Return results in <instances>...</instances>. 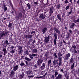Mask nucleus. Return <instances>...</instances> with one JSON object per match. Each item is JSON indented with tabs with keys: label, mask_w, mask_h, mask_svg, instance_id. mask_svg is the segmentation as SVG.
I'll list each match as a JSON object with an SVG mask.
<instances>
[{
	"label": "nucleus",
	"mask_w": 79,
	"mask_h": 79,
	"mask_svg": "<svg viewBox=\"0 0 79 79\" xmlns=\"http://www.w3.org/2000/svg\"><path fill=\"white\" fill-rule=\"evenodd\" d=\"M23 14L22 13H19L16 14V19L17 20H19V19H21L22 18V16Z\"/></svg>",
	"instance_id": "obj_1"
},
{
	"label": "nucleus",
	"mask_w": 79,
	"mask_h": 79,
	"mask_svg": "<svg viewBox=\"0 0 79 79\" xmlns=\"http://www.w3.org/2000/svg\"><path fill=\"white\" fill-rule=\"evenodd\" d=\"M54 40L53 42L54 44V45H56V40L57 39V34H56V33H55L54 34Z\"/></svg>",
	"instance_id": "obj_2"
},
{
	"label": "nucleus",
	"mask_w": 79,
	"mask_h": 79,
	"mask_svg": "<svg viewBox=\"0 0 79 79\" xmlns=\"http://www.w3.org/2000/svg\"><path fill=\"white\" fill-rule=\"evenodd\" d=\"M10 44V43H8V40H5L3 44V47H6L7 45H9Z\"/></svg>",
	"instance_id": "obj_3"
},
{
	"label": "nucleus",
	"mask_w": 79,
	"mask_h": 79,
	"mask_svg": "<svg viewBox=\"0 0 79 79\" xmlns=\"http://www.w3.org/2000/svg\"><path fill=\"white\" fill-rule=\"evenodd\" d=\"M71 56V54L70 53H69L66 54L65 56V60L67 61L69 59V58H70Z\"/></svg>",
	"instance_id": "obj_4"
},
{
	"label": "nucleus",
	"mask_w": 79,
	"mask_h": 79,
	"mask_svg": "<svg viewBox=\"0 0 79 79\" xmlns=\"http://www.w3.org/2000/svg\"><path fill=\"white\" fill-rule=\"evenodd\" d=\"M45 39L44 40V42L45 43H48L50 40V35H48L47 37H45Z\"/></svg>",
	"instance_id": "obj_5"
},
{
	"label": "nucleus",
	"mask_w": 79,
	"mask_h": 79,
	"mask_svg": "<svg viewBox=\"0 0 79 79\" xmlns=\"http://www.w3.org/2000/svg\"><path fill=\"white\" fill-rule=\"evenodd\" d=\"M53 10H54V8H53V7H51L49 9V13L50 14V16H51V15H52V14L53 13Z\"/></svg>",
	"instance_id": "obj_6"
},
{
	"label": "nucleus",
	"mask_w": 79,
	"mask_h": 79,
	"mask_svg": "<svg viewBox=\"0 0 79 79\" xmlns=\"http://www.w3.org/2000/svg\"><path fill=\"white\" fill-rule=\"evenodd\" d=\"M6 36L5 32L3 31L0 33V39H2V37Z\"/></svg>",
	"instance_id": "obj_7"
},
{
	"label": "nucleus",
	"mask_w": 79,
	"mask_h": 79,
	"mask_svg": "<svg viewBox=\"0 0 79 79\" xmlns=\"http://www.w3.org/2000/svg\"><path fill=\"white\" fill-rule=\"evenodd\" d=\"M45 16H46V15L45 14L44 15V14L42 13L40 15L39 17L40 19H44L45 18Z\"/></svg>",
	"instance_id": "obj_8"
},
{
	"label": "nucleus",
	"mask_w": 79,
	"mask_h": 79,
	"mask_svg": "<svg viewBox=\"0 0 79 79\" xmlns=\"http://www.w3.org/2000/svg\"><path fill=\"white\" fill-rule=\"evenodd\" d=\"M57 18L59 19L60 22H62V19H61V14L60 13L57 15Z\"/></svg>",
	"instance_id": "obj_9"
},
{
	"label": "nucleus",
	"mask_w": 79,
	"mask_h": 79,
	"mask_svg": "<svg viewBox=\"0 0 79 79\" xmlns=\"http://www.w3.org/2000/svg\"><path fill=\"white\" fill-rule=\"evenodd\" d=\"M63 75L61 74H59L58 76L56 77L55 79H62Z\"/></svg>",
	"instance_id": "obj_10"
},
{
	"label": "nucleus",
	"mask_w": 79,
	"mask_h": 79,
	"mask_svg": "<svg viewBox=\"0 0 79 79\" xmlns=\"http://www.w3.org/2000/svg\"><path fill=\"white\" fill-rule=\"evenodd\" d=\"M18 68H19V67L17 66V65L15 66H14L13 70L14 72L16 71V70H18Z\"/></svg>",
	"instance_id": "obj_11"
},
{
	"label": "nucleus",
	"mask_w": 79,
	"mask_h": 79,
	"mask_svg": "<svg viewBox=\"0 0 79 79\" xmlns=\"http://www.w3.org/2000/svg\"><path fill=\"white\" fill-rule=\"evenodd\" d=\"M42 31L43 34H45L47 31V28L46 27H44L42 29Z\"/></svg>",
	"instance_id": "obj_12"
},
{
	"label": "nucleus",
	"mask_w": 79,
	"mask_h": 79,
	"mask_svg": "<svg viewBox=\"0 0 79 79\" xmlns=\"http://www.w3.org/2000/svg\"><path fill=\"white\" fill-rule=\"evenodd\" d=\"M42 62H43V60L41 59H39L37 61L38 65H40V64H41Z\"/></svg>",
	"instance_id": "obj_13"
},
{
	"label": "nucleus",
	"mask_w": 79,
	"mask_h": 79,
	"mask_svg": "<svg viewBox=\"0 0 79 79\" xmlns=\"http://www.w3.org/2000/svg\"><path fill=\"white\" fill-rule=\"evenodd\" d=\"M45 64L43 63L41 67V70H44V69L45 68Z\"/></svg>",
	"instance_id": "obj_14"
},
{
	"label": "nucleus",
	"mask_w": 79,
	"mask_h": 79,
	"mask_svg": "<svg viewBox=\"0 0 79 79\" xmlns=\"http://www.w3.org/2000/svg\"><path fill=\"white\" fill-rule=\"evenodd\" d=\"M75 26V23H71L70 26V29H73V27Z\"/></svg>",
	"instance_id": "obj_15"
},
{
	"label": "nucleus",
	"mask_w": 79,
	"mask_h": 79,
	"mask_svg": "<svg viewBox=\"0 0 79 79\" xmlns=\"http://www.w3.org/2000/svg\"><path fill=\"white\" fill-rule=\"evenodd\" d=\"M2 51L4 52V55H5L7 53V51H6V48H4L2 49Z\"/></svg>",
	"instance_id": "obj_16"
},
{
	"label": "nucleus",
	"mask_w": 79,
	"mask_h": 79,
	"mask_svg": "<svg viewBox=\"0 0 79 79\" xmlns=\"http://www.w3.org/2000/svg\"><path fill=\"white\" fill-rule=\"evenodd\" d=\"M14 72H15V71H14V70H13L11 72V73L10 74V77H13V75L15 74V73Z\"/></svg>",
	"instance_id": "obj_17"
},
{
	"label": "nucleus",
	"mask_w": 79,
	"mask_h": 79,
	"mask_svg": "<svg viewBox=\"0 0 79 79\" xmlns=\"http://www.w3.org/2000/svg\"><path fill=\"white\" fill-rule=\"evenodd\" d=\"M25 60H26L27 61H29H29H31L32 60L31 59L27 58V56H25Z\"/></svg>",
	"instance_id": "obj_18"
},
{
	"label": "nucleus",
	"mask_w": 79,
	"mask_h": 79,
	"mask_svg": "<svg viewBox=\"0 0 79 79\" xmlns=\"http://www.w3.org/2000/svg\"><path fill=\"white\" fill-rule=\"evenodd\" d=\"M72 63V64H71V66L70 67V68L71 69H74V65H75V63Z\"/></svg>",
	"instance_id": "obj_19"
},
{
	"label": "nucleus",
	"mask_w": 79,
	"mask_h": 79,
	"mask_svg": "<svg viewBox=\"0 0 79 79\" xmlns=\"http://www.w3.org/2000/svg\"><path fill=\"white\" fill-rule=\"evenodd\" d=\"M27 7H28V9L29 10H30V9L31 8V4H30V3H28L27 4Z\"/></svg>",
	"instance_id": "obj_20"
},
{
	"label": "nucleus",
	"mask_w": 79,
	"mask_h": 79,
	"mask_svg": "<svg viewBox=\"0 0 79 79\" xmlns=\"http://www.w3.org/2000/svg\"><path fill=\"white\" fill-rule=\"evenodd\" d=\"M53 64H58V60H54L53 61Z\"/></svg>",
	"instance_id": "obj_21"
},
{
	"label": "nucleus",
	"mask_w": 79,
	"mask_h": 79,
	"mask_svg": "<svg viewBox=\"0 0 79 79\" xmlns=\"http://www.w3.org/2000/svg\"><path fill=\"white\" fill-rule=\"evenodd\" d=\"M69 61L71 64H72V63H74V58H73V57H72L71 58L70 60H69Z\"/></svg>",
	"instance_id": "obj_22"
},
{
	"label": "nucleus",
	"mask_w": 79,
	"mask_h": 79,
	"mask_svg": "<svg viewBox=\"0 0 79 79\" xmlns=\"http://www.w3.org/2000/svg\"><path fill=\"white\" fill-rule=\"evenodd\" d=\"M60 7H61L60 4H57L56 5V8L57 9L59 10Z\"/></svg>",
	"instance_id": "obj_23"
},
{
	"label": "nucleus",
	"mask_w": 79,
	"mask_h": 79,
	"mask_svg": "<svg viewBox=\"0 0 79 79\" xmlns=\"http://www.w3.org/2000/svg\"><path fill=\"white\" fill-rule=\"evenodd\" d=\"M23 76H24V73L20 74L19 77L20 79H21L22 78H23Z\"/></svg>",
	"instance_id": "obj_24"
},
{
	"label": "nucleus",
	"mask_w": 79,
	"mask_h": 79,
	"mask_svg": "<svg viewBox=\"0 0 79 79\" xmlns=\"http://www.w3.org/2000/svg\"><path fill=\"white\" fill-rule=\"evenodd\" d=\"M3 6L4 9V11H6L7 10V7H6V5L5 4L4 5H3Z\"/></svg>",
	"instance_id": "obj_25"
},
{
	"label": "nucleus",
	"mask_w": 79,
	"mask_h": 79,
	"mask_svg": "<svg viewBox=\"0 0 79 79\" xmlns=\"http://www.w3.org/2000/svg\"><path fill=\"white\" fill-rule=\"evenodd\" d=\"M12 26V23H10L8 25V27H9V28H11V27Z\"/></svg>",
	"instance_id": "obj_26"
},
{
	"label": "nucleus",
	"mask_w": 79,
	"mask_h": 79,
	"mask_svg": "<svg viewBox=\"0 0 79 79\" xmlns=\"http://www.w3.org/2000/svg\"><path fill=\"white\" fill-rule=\"evenodd\" d=\"M20 65L21 66H26V65H25V64H24V63H21L20 64Z\"/></svg>",
	"instance_id": "obj_27"
},
{
	"label": "nucleus",
	"mask_w": 79,
	"mask_h": 79,
	"mask_svg": "<svg viewBox=\"0 0 79 79\" xmlns=\"http://www.w3.org/2000/svg\"><path fill=\"white\" fill-rule=\"evenodd\" d=\"M70 8V6L69 5H68L66 7L65 9L66 10H68V9H69Z\"/></svg>",
	"instance_id": "obj_28"
},
{
	"label": "nucleus",
	"mask_w": 79,
	"mask_h": 79,
	"mask_svg": "<svg viewBox=\"0 0 79 79\" xmlns=\"http://www.w3.org/2000/svg\"><path fill=\"white\" fill-rule=\"evenodd\" d=\"M33 52H34V53H37L38 52L37 49H34L33 50Z\"/></svg>",
	"instance_id": "obj_29"
},
{
	"label": "nucleus",
	"mask_w": 79,
	"mask_h": 79,
	"mask_svg": "<svg viewBox=\"0 0 79 79\" xmlns=\"http://www.w3.org/2000/svg\"><path fill=\"white\" fill-rule=\"evenodd\" d=\"M26 74H27V75H28V74H31V71L29 70V71H26Z\"/></svg>",
	"instance_id": "obj_30"
},
{
	"label": "nucleus",
	"mask_w": 79,
	"mask_h": 79,
	"mask_svg": "<svg viewBox=\"0 0 79 79\" xmlns=\"http://www.w3.org/2000/svg\"><path fill=\"white\" fill-rule=\"evenodd\" d=\"M29 55L31 59H33V56H32L31 54H29Z\"/></svg>",
	"instance_id": "obj_31"
},
{
	"label": "nucleus",
	"mask_w": 79,
	"mask_h": 79,
	"mask_svg": "<svg viewBox=\"0 0 79 79\" xmlns=\"http://www.w3.org/2000/svg\"><path fill=\"white\" fill-rule=\"evenodd\" d=\"M58 56L60 57V56H62V54L60 52H59L58 54Z\"/></svg>",
	"instance_id": "obj_32"
},
{
	"label": "nucleus",
	"mask_w": 79,
	"mask_h": 79,
	"mask_svg": "<svg viewBox=\"0 0 79 79\" xmlns=\"http://www.w3.org/2000/svg\"><path fill=\"white\" fill-rule=\"evenodd\" d=\"M54 55L55 58H58V56H57V55H56V52L54 53L53 54Z\"/></svg>",
	"instance_id": "obj_33"
},
{
	"label": "nucleus",
	"mask_w": 79,
	"mask_h": 79,
	"mask_svg": "<svg viewBox=\"0 0 79 79\" xmlns=\"http://www.w3.org/2000/svg\"><path fill=\"white\" fill-rule=\"evenodd\" d=\"M59 60V61H62V57H59L58 58Z\"/></svg>",
	"instance_id": "obj_34"
},
{
	"label": "nucleus",
	"mask_w": 79,
	"mask_h": 79,
	"mask_svg": "<svg viewBox=\"0 0 79 79\" xmlns=\"http://www.w3.org/2000/svg\"><path fill=\"white\" fill-rule=\"evenodd\" d=\"M73 13V10H72V9L71 10V11H70L69 12V13H68V14H68V16H69V15L70 14H71V13Z\"/></svg>",
	"instance_id": "obj_35"
},
{
	"label": "nucleus",
	"mask_w": 79,
	"mask_h": 79,
	"mask_svg": "<svg viewBox=\"0 0 79 79\" xmlns=\"http://www.w3.org/2000/svg\"><path fill=\"white\" fill-rule=\"evenodd\" d=\"M18 50H22V49H23V47L21 46H19L18 47Z\"/></svg>",
	"instance_id": "obj_36"
},
{
	"label": "nucleus",
	"mask_w": 79,
	"mask_h": 79,
	"mask_svg": "<svg viewBox=\"0 0 79 79\" xmlns=\"http://www.w3.org/2000/svg\"><path fill=\"white\" fill-rule=\"evenodd\" d=\"M9 42H13V39L11 38H9Z\"/></svg>",
	"instance_id": "obj_37"
},
{
	"label": "nucleus",
	"mask_w": 79,
	"mask_h": 79,
	"mask_svg": "<svg viewBox=\"0 0 79 79\" xmlns=\"http://www.w3.org/2000/svg\"><path fill=\"white\" fill-rule=\"evenodd\" d=\"M55 77L54 74H52V75L51 76V78L52 79H54Z\"/></svg>",
	"instance_id": "obj_38"
},
{
	"label": "nucleus",
	"mask_w": 79,
	"mask_h": 79,
	"mask_svg": "<svg viewBox=\"0 0 79 79\" xmlns=\"http://www.w3.org/2000/svg\"><path fill=\"white\" fill-rule=\"evenodd\" d=\"M32 56H37V55L36 54L32 53Z\"/></svg>",
	"instance_id": "obj_39"
},
{
	"label": "nucleus",
	"mask_w": 79,
	"mask_h": 79,
	"mask_svg": "<svg viewBox=\"0 0 79 79\" xmlns=\"http://www.w3.org/2000/svg\"><path fill=\"white\" fill-rule=\"evenodd\" d=\"M51 63H52V60H49L48 61V66H49V64H51Z\"/></svg>",
	"instance_id": "obj_40"
},
{
	"label": "nucleus",
	"mask_w": 79,
	"mask_h": 79,
	"mask_svg": "<svg viewBox=\"0 0 79 79\" xmlns=\"http://www.w3.org/2000/svg\"><path fill=\"white\" fill-rule=\"evenodd\" d=\"M40 10H36V13H37V15H38V14H39V13H40Z\"/></svg>",
	"instance_id": "obj_41"
},
{
	"label": "nucleus",
	"mask_w": 79,
	"mask_h": 79,
	"mask_svg": "<svg viewBox=\"0 0 79 79\" xmlns=\"http://www.w3.org/2000/svg\"><path fill=\"white\" fill-rule=\"evenodd\" d=\"M23 52V50L22 49L20 50V51H19V54H21V53H22V52Z\"/></svg>",
	"instance_id": "obj_42"
},
{
	"label": "nucleus",
	"mask_w": 79,
	"mask_h": 79,
	"mask_svg": "<svg viewBox=\"0 0 79 79\" xmlns=\"http://www.w3.org/2000/svg\"><path fill=\"white\" fill-rule=\"evenodd\" d=\"M71 36V35H70V34H69L68 35L66 36V38H67V39H68L69 37H70V36Z\"/></svg>",
	"instance_id": "obj_43"
},
{
	"label": "nucleus",
	"mask_w": 79,
	"mask_h": 79,
	"mask_svg": "<svg viewBox=\"0 0 79 79\" xmlns=\"http://www.w3.org/2000/svg\"><path fill=\"white\" fill-rule=\"evenodd\" d=\"M65 77H66V79H67L68 78V79H69V77L68 76V74H65Z\"/></svg>",
	"instance_id": "obj_44"
},
{
	"label": "nucleus",
	"mask_w": 79,
	"mask_h": 79,
	"mask_svg": "<svg viewBox=\"0 0 79 79\" xmlns=\"http://www.w3.org/2000/svg\"><path fill=\"white\" fill-rule=\"evenodd\" d=\"M70 34H72V33H73V31L71 30V29H69V31Z\"/></svg>",
	"instance_id": "obj_45"
},
{
	"label": "nucleus",
	"mask_w": 79,
	"mask_h": 79,
	"mask_svg": "<svg viewBox=\"0 0 79 79\" xmlns=\"http://www.w3.org/2000/svg\"><path fill=\"white\" fill-rule=\"evenodd\" d=\"M9 33V31H6V32H5V34L6 35H7V34H8V33Z\"/></svg>",
	"instance_id": "obj_46"
},
{
	"label": "nucleus",
	"mask_w": 79,
	"mask_h": 79,
	"mask_svg": "<svg viewBox=\"0 0 79 79\" xmlns=\"http://www.w3.org/2000/svg\"><path fill=\"white\" fill-rule=\"evenodd\" d=\"M32 35H29L28 38H32Z\"/></svg>",
	"instance_id": "obj_47"
},
{
	"label": "nucleus",
	"mask_w": 79,
	"mask_h": 79,
	"mask_svg": "<svg viewBox=\"0 0 79 79\" xmlns=\"http://www.w3.org/2000/svg\"><path fill=\"white\" fill-rule=\"evenodd\" d=\"M29 51L28 50H27L26 51L25 54L26 55H29V53H28Z\"/></svg>",
	"instance_id": "obj_48"
},
{
	"label": "nucleus",
	"mask_w": 79,
	"mask_h": 79,
	"mask_svg": "<svg viewBox=\"0 0 79 79\" xmlns=\"http://www.w3.org/2000/svg\"><path fill=\"white\" fill-rule=\"evenodd\" d=\"M61 63H62V62H61V61H59V62L58 63V65H59V66H61Z\"/></svg>",
	"instance_id": "obj_49"
},
{
	"label": "nucleus",
	"mask_w": 79,
	"mask_h": 79,
	"mask_svg": "<svg viewBox=\"0 0 79 79\" xmlns=\"http://www.w3.org/2000/svg\"><path fill=\"white\" fill-rule=\"evenodd\" d=\"M63 42L64 43V44H69V42L66 43V42H65V41H64V40H63Z\"/></svg>",
	"instance_id": "obj_50"
},
{
	"label": "nucleus",
	"mask_w": 79,
	"mask_h": 79,
	"mask_svg": "<svg viewBox=\"0 0 79 79\" xmlns=\"http://www.w3.org/2000/svg\"><path fill=\"white\" fill-rule=\"evenodd\" d=\"M72 48H74L73 50H75L76 49V46H73Z\"/></svg>",
	"instance_id": "obj_51"
},
{
	"label": "nucleus",
	"mask_w": 79,
	"mask_h": 79,
	"mask_svg": "<svg viewBox=\"0 0 79 79\" xmlns=\"http://www.w3.org/2000/svg\"><path fill=\"white\" fill-rule=\"evenodd\" d=\"M76 49H73V52L75 53H77V51L76 50Z\"/></svg>",
	"instance_id": "obj_52"
},
{
	"label": "nucleus",
	"mask_w": 79,
	"mask_h": 79,
	"mask_svg": "<svg viewBox=\"0 0 79 79\" xmlns=\"http://www.w3.org/2000/svg\"><path fill=\"white\" fill-rule=\"evenodd\" d=\"M56 33H57L59 34H60V31L58 30L56 31Z\"/></svg>",
	"instance_id": "obj_53"
},
{
	"label": "nucleus",
	"mask_w": 79,
	"mask_h": 79,
	"mask_svg": "<svg viewBox=\"0 0 79 79\" xmlns=\"http://www.w3.org/2000/svg\"><path fill=\"white\" fill-rule=\"evenodd\" d=\"M49 3H48V1H47V3L45 4L44 5H45V6H46L47 5H49Z\"/></svg>",
	"instance_id": "obj_54"
},
{
	"label": "nucleus",
	"mask_w": 79,
	"mask_h": 79,
	"mask_svg": "<svg viewBox=\"0 0 79 79\" xmlns=\"http://www.w3.org/2000/svg\"><path fill=\"white\" fill-rule=\"evenodd\" d=\"M10 52L12 53H14L15 52V51L14 50H12V51H10Z\"/></svg>",
	"instance_id": "obj_55"
},
{
	"label": "nucleus",
	"mask_w": 79,
	"mask_h": 79,
	"mask_svg": "<svg viewBox=\"0 0 79 79\" xmlns=\"http://www.w3.org/2000/svg\"><path fill=\"white\" fill-rule=\"evenodd\" d=\"M55 74H56V75H58V71H55Z\"/></svg>",
	"instance_id": "obj_56"
},
{
	"label": "nucleus",
	"mask_w": 79,
	"mask_h": 79,
	"mask_svg": "<svg viewBox=\"0 0 79 79\" xmlns=\"http://www.w3.org/2000/svg\"><path fill=\"white\" fill-rule=\"evenodd\" d=\"M25 63H26V64L27 65H28V64H29V62H28V61H25Z\"/></svg>",
	"instance_id": "obj_57"
},
{
	"label": "nucleus",
	"mask_w": 79,
	"mask_h": 79,
	"mask_svg": "<svg viewBox=\"0 0 79 79\" xmlns=\"http://www.w3.org/2000/svg\"><path fill=\"white\" fill-rule=\"evenodd\" d=\"M47 1H48V0H47ZM44 0H41V1L40 2V3H42L43 4H44Z\"/></svg>",
	"instance_id": "obj_58"
},
{
	"label": "nucleus",
	"mask_w": 79,
	"mask_h": 79,
	"mask_svg": "<svg viewBox=\"0 0 79 79\" xmlns=\"http://www.w3.org/2000/svg\"><path fill=\"white\" fill-rule=\"evenodd\" d=\"M10 6H11V7L13 8V4L11 3V2H10Z\"/></svg>",
	"instance_id": "obj_59"
},
{
	"label": "nucleus",
	"mask_w": 79,
	"mask_h": 79,
	"mask_svg": "<svg viewBox=\"0 0 79 79\" xmlns=\"http://www.w3.org/2000/svg\"><path fill=\"white\" fill-rule=\"evenodd\" d=\"M54 29L55 31L56 32V31H57V30H58V29H57V28H56V27H55L54 28Z\"/></svg>",
	"instance_id": "obj_60"
},
{
	"label": "nucleus",
	"mask_w": 79,
	"mask_h": 79,
	"mask_svg": "<svg viewBox=\"0 0 79 79\" xmlns=\"http://www.w3.org/2000/svg\"><path fill=\"white\" fill-rule=\"evenodd\" d=\"M64 3L65 4H67L68 3V0H66L65 1H64Z\"/></svg>",
	"instance_id": "obj_61"
},
{
	"label": "nucleus",
	"mask_w": 79,
	"mask_h": 79,
	"mask_svg": "<svg viewBox=\"0 0 79 79\" xmlns=\"http://www.w3.org/2000/svg\"><path fill=\"white\" fill-rule=\"evenodd\" d=\"M35 34V31H32L31 32V34Z\"/></svg>",
	"instance_id": "obj_62"
},
{
	"label": "nucleus",
	"mask_w": 79,
	"mask_h": 79,
	"mask_svg": "<svg viewBox=\"0 0 79 79\" xmlns=\"http://www.w3.org/2000/svg\"><path fill=\"white\" fill-rule=\"evenodd\" d=\"M29 36V35H26L25 36V37L26 38H28V37Z\"/></svg>",
	"instance_id": "obj_63"
},
{
	"label": "nucleus",
	"mask_w": 79,
	"mask_h": 79,
	"mask_svg": "<svg viewBox=\"0 0 79 79\" xmlns=\"http://www.w3.org/2000/svg\"><path fill=\"white\" fill-rule=\"evenodd\" d=\"M34 4H35V5L38 4V2H34Z\"/></svg>",
	"instance_id": "obj_64"
}]
</instances>
